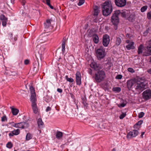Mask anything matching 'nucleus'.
<instances>
[{"mask_svg": "<svg viewBox=\"0 0 151 151\" xmlns=\"http://www.w3.org/2000/svg\"><path fill=\"white\" fill-rule=\"evenodd\" d=\"M147 81L144 78H139L137 81H136L134 87L136 91H142L147 87Z\"/></svg>", "mask_w": 151, "mask_h": 151, "instance_id": "1", "label": "nucleus"}, {"mask_svg": "<svg viewBox=\"0 0 151 151\" xmlns=\"http://www.w3.org/2000/svg\"><path fill=\"white\" fill-rule=\"evenodd\" d=\"M101 6L104 15L106 16L111 13L112 11V6L111 1H106Z\"/></svg>", "mask_w": 151, "mask_h": 151, "instance_id": "2", "label": "nucleus"}, {"mask_svg": "<svg viewBox=\"0 0 151 151\" xmlns=\"http://www.w3.org/2000/svg\"><path fill=\"white\" fill-rule=\"evenodd\" d=\"M105 77V74L103 70H99L96 72L94 76L95 81L97 83H100L104 81Z\"/></svg>", "mask_w": 151, "mask_h": 151, "instance_id": "3", "label": "nucleus"}, {"mask_svg": "<svg viewBox=\"0 0 151 151\" xmlns=\"http://www.w3.org/2000/svg\"><path fill=\"white\" fill-rule=\"evenodd\" d=\"M96 56L99 60L104 58L106 55V52L104 48L101 46L96 51Z\"/></svg>", "mask_w": 151, "mask_h": 151, "instance_id": "4", "label": "nucleus"}, {"mask_svg": "<svg viewBox=\"0 0 151 151\" xmlns=\"http://www.w3.org/2000/svg\"><path fill=\"white\" fill-rule=\"evenodd\" d=\"M120 13L119 10H116L115 11L114 13L111 17V22L114 25H117L119 22V20L118 16Z\"/></svg>", "mask_w": 151, "mask_h": 151, "instance_id": "5", "label": "nucleus"}, {"mask_svg": "<svg viewBox=\"0 0 151 151\" xmlns=\"http://www.w3.org/2000/svg\"><path fill=\"white\" fill-rule=\"evenodd\" d=\"M151 55V41H149L147 42V46L142 56H148Z\"/></svg>", "mask_w": 151, "mask_h": 151, "instance_id": "6", "label": "nucleus"}, {"mask_svg": "<svg viewBox=\"0 0 151 151\" xmlns=\"http://www.w3.org/2000/svg\"><path fill=\"white\" fill-rule=\"evenodd\" d=\"M143 98L145 100H147L151 98V90H147L144 91L142 93Z\"/></svg>", "mask_w": 151, "mask_h": 151, "instance_id": "7", "label": "nucleus"}, {"mask_svg": "<svg viewBox=\"0 0 151 151\" xmlns=\"http://www.w3.org/2000/svg\"><path fill=\"white\" fill-rule=\"evenodd\" d=\"M110 42L109 37L107 35H106L103 36V44L105 47H107L109 44Z\"/></svg>", "mask_w": 151, "mask_h": 151, "instance_id": "8", "label": "nucleus"}, {"mask_svg": "<svg viewBox=\"0 0 151 151\" xmlns=\"http://www.w3.org/2000/svg\"><path fill=\"white\" fill-rule=\"evenodd\" d=\"M139 134V132L137 130H134L130 131L128 134L127 137L128 138H131L136 137Z\"/></svg>", "mask_w": 151, "mask_h": 151, "instance_id": "9", "label": "nucleus"}, {"mask_svg": "<svg viewBox=\"0 0 151 151\" xmlns=\"http://www.w3.org/2000/svg\"><path fill=\"white\" fill-rule=\"evenodd\" d=\"M115 2L117 6L120 7L124 6L126 4V0H115Z\"/></svg>", "mask_w": 151, "mask_h": 151, "instance_id": "10", "label": "nucleus"}, {"mask_svg": "<svg viewBox=\"0 0 151 151\" xmlns=\"http://www.w3.org/2000/svg\"><path fill=\"white\" fill-rule=\"evenodd\" d=\"M126 42L128 44L126 46V47L128 50H130L131 49H134L135 48L134 46V42L129 40H127Z\"/></svg>", "mask_w": 151, "mask_h": 151, "instance_id": "11", "label": "nucleus"}, {"mask_svg": "<svg viewBox=\"0 0 151 151\" xmlns=\"http://www.w3.org/2000/svg\"><path fill=\"white\" fill-rule=\"evenodd\" d=\"M136 81L135 79H131L127 81V86L129 90H130L132 86L135 85Z\"/></svg>", "mask_w": 151, "mask_h": 151, "instance_id": "12", "label": "nucleus"}, {"mask_svg": "<svg viewBox=\"0 0 151 151\" xmlns=\"http://www.w3.org/2000/svg\"><path fill=\"white\" fill-rule=\"evenodd\" d=\"M81 75L79 72H77L76 74V80L77 85H80L81 84Z\"/></svg>", "mask_w": 151, "mask_h": 151, "instance_id": "13", "label": "nucleus"}, {"mask_svg": "<svg viewBox=\"0 0 151 151\" xmlns=\"http://www.w3.org/2000/svg\"><path fill=\"white\" fill-rule=\"evenodd\" d=\"M129 13L130 12L129 11L124 10L120 11L119 14H120L122 17L125 18L129 16Z\"/></svg>", "mask_w": 151, "mask_h": 151, "instance_id": "14", "label": "nucleus"}, {"mask_svg": "<svg viewBox=\"0 0 151 151\" xmlns=\"http://www.w3.org/2000/svg\"><path fill=\"white\" fill-rule=\"evenodd\" d=\"M37 50H38V52L40 55L42 54L43 53L45 48L43 46L40 47V46L38 45L37 46Z\"/></svg>", "mask_w": 151, "mask_h": 151, "instance_id": "15", "label": "nucleus"}, {"mask_svg": "<svg viewBox=\"0 0 151 151\" xmlns=\"http://www.w3.org/2000/svg\"><path fill=\"white\" fill-rule=\"evenodd\" d=\"M31 106L33 113L35 114H37L38 112V109L36 103L32 104Z\"/></svg>", "mask_w": 151, "mask_h": 151, "instance_id": "16", "label": "nucleus"}, {"mask_svg": "<svg viewBox=\"0 0 151 151\" xmlns=\"http://www.w3.org/2000/svg\"><path fill=\"white\" fill-rule=\"evenodd\" d=\"M144 49V46L142 44H141L138 47V51L137 52L138 54L139 55H142L143 53V50Z\"/></svg>", "mask_w": 151, "mask_h": 151, "instance_id": "17", "label": "nucleus"}, {"mask_svg": "<svg viewBox=\"0 0 151 151\" xmlns=\"http://www.w3.org/2000/svg\"><path fill=\"white\" fill-rule=\"evenodd\" d=\"M52 21V20L51 19H47L46 20V22L44 23V27L45 28L47 29L51 26V22Z\"/></svg>", "mask_w": 151, "mask_h": 151, "instance_id": "18", "label": "nucleus"}, {"mask_svg": "<svg viewBox=\"0 0 151 151\" xmlns=\"http://www.w3.org/2000/svg\"><path fill=\"white\" fill-rule=\"evenodd\" d=\"M99 12V7L96 6H95L94 7V16H97L98 15Z\"/></svg>", "mask_w": 151, "mask_h": 151, "instance_id": "19", "label": "nucleus"}, {"mask_svg": "<svg viewBox=\"0 0 151 151\" xmlns=\"http://www.w3.org/2000/svg\"><path fill=\"white\" fill-rule=\"evenodd\" d=\"M30 101L32 104L36 103L37 99L36 94H31L30 96Z\"/></svg>", "mask_w": 151, "mask_h": 151, "instance_id": "20", "label": "nucleus"}, {"mask_svg": "<svg viewBox=\"0 0 151 151\" xmlns=\"http://www.w3.org/2000/svg\"><path fill=\"white\" fill-rule=\"evenodd\" d=\"M63 137V133L62 132L58 131L57 132L56 134V137L58 139L62 138Z\"/></svg>", "mask_w": 151, "mask_h": 151, "instance_id": "21", "label": "nucleus"}, {"mask_svg": "<svg viewBox=\"0 0 151 151\" xmlns=\"http://www.w3.org/2000/svg\"><path fill=\"white\" fill-rule=\"evenodd\" d=\"M93 40L95 43H98L99 41V38L98 36L96 35L93 36Z\"/></svg>", "mask_w": 151, "mask_h": 151, "instance_id": "22", "label": "nucleus"}, {"mask_svg": "<svg viewBox=\"0 0 151 151\" xmlns=\"http://www.w3.org/2000/svg\"><path fill=\"white\" fill-rule=\"evenodd\" d=\"M37 123L38 126L39 127L41 128L42 127V126L43 124V123L41 119L39 118L38 119L37 121Z\"/></svg>", "mask_w": 151, "mask_h": 151, "instance_id": "23", "label": "nucleus"}, {"mask_svg": "<svg viewBox=\"0 0 151 151\" xmlns=\"http://www.w3.org/2000/svg\"><path fill=\"white\" fill-rule=\"evenodd\" d=\"M121 39L120 38L117 37L115 41V44L117 46H119L121 42Z\"/></svg>", "mask_w": 151, "mask_h": 151, "instance_id": "24", "label": "nucleus"}, {"mask_svg": "<svg viewBox=\"0 0 151 151\" xmlns=\"http://www.w3.org/2000/svg\"><path fill=\"white\" fill-rule=\"evenodd\" d=\"M12 112L14 115H17L19 112V110L16 109L12 108Z\"/></svg>", "mask_w": 151, "mask_h": 151, "instance_id": "25", "label": "nucleus"}, {"mask_svg": "<svg viewBox=\"0 0 151 151\" xmlns=\"http://www.w3.org/2000/svg\"><path fill=\"white\" fill-rule=\"evenodd\" d=\"M32 138V134L29 133H28L26 135V139L27 140H29L31 139Z\"/></svg>", "mask_w": 151, "mask_h": 151, "instance_id": "26", "label": "nucleus"}, {"mask_svg": "<svg viewBox=\"0 0 151 151\" xmlns=\"http://www.w3.org/2000/svg\"><path fill=\"white\" fill-rule=\"evenodd\" d=\"M9 37L10 39L12 40H14L15 41H16L17 40V37H13L12 33H10L9 34Z\"/></svg>", "mask_w": 151, "mask_h": 151, "instance_id": "27", "label": "nucleus"}, {"mask_svg": "<svg viewBox=\"0 0 151 151\" xmlns=\"http://www.w3.org/2000/svg\"><path fill=\"white\" fill-rule=\"evenodd\" d=\"M143 121L140 120L134 126V128H135L137 126H138L137 128H139L140 127L139 126L142 123Z\"/></svg>", "mask_w": 151, "mask_h": 151, "instance_id": "28", "label": "nucleus"}, {"mask_svg": "<svg viewBox=\"0 0 151 151\" xmlns=\"http://www.w3.org/2000/svg\"><path fill=\"white\" fill-rule=\"evenodd\" d=\"M67 40H66V38H63V40L62 41V48H65V45L66 42Z\"/></svg>", "mask_w": 151, "mask_h": 151, "instance_id": "29", "label": "nucleus"}, {"mask_svg": "<svg viewBox=\"0 0 151 151\" xmlns=\"http://www.w3.org/2000/svg\"><path fill=\"white\" fill-rule=\"evenodd\" d=\"M65 78L70 83H72L74 81V80L73 79L71 78H68L67 76H65Z\"/></svg>", "mask_w": 151, "mask_h": 151, "instance_id": "30", "label": "nucleus"}, {"mask_svg": "<svg viewBox=\"0 0 151 151\" xmlns=\"http://www.w3.org/2000/svg\"><path fill=\"white\" fill-rule=\"evenodd\" d=\"M90 66L91 68H93L95 69H96L98 68V66L97 65L96 63H91V64Z\"/></svg>", "mask_w": 151, "mask_h": 151, "instance_id": "31", "label": "nucleus"}, {"mask_svg": "<svg viewBox=\"0 0 151 151\" xmlns=\"http://www.w3.org/2000/svg\"><path fill=\"white\" fill-rule=\"evenodd\" d=\"M112 90L114 91H116L117 92H119L121 90V88L119 87H114L112 88Z\"/></svg>", "mask_w": 151, "mask_h": 151, "instance_id": "32", "label": "nucleus"}, {"mask_svg": "<svg viewBox=\"0 0 151 151\" xmlns=\"http://www.w3.org/2000/svg\"><path fill=\"white\" fill-rule=\"evenodd\" d=\"M13 134L14 135H17L20 133V130L19 129L14 130L12 131Z\"/></svg>", "mask_w": 151, "mask_h": 151, "instance_id": "33", "label": "nucleus"}, {"mask_svg": "<svg viewBox=\"0 0 151 151\" xmlns=\"http://www.w3.org/2000/svg\"><path fill=\"white\" fill-rule=\"evenodd\" d=\"M29 90L31 94H36L35 90L33 87H30Z\"/></svg>", "mask_w": 151, "mask_h": 151, "instance_id": "34", "label": "nucleus"}, {"mask_svg": "<svg viewBox=\"0 0 151 151\" xmlns=\"http://www.w3.org/2000/svg\"><path fill=\"white\" fill-rule=\"evenodd\" d=\"M147 6H144L141 8V9H140L141 11L142 12H144L147 10Z\"/></svg>", "mask_w": 151, "mask_h": 151, "instance_id": "35", "label": "nucleus"}, {"mask_svg": "<svg viewBox=\"0 0 151 151\" xmlns=\"http://www.w3.org/2000/svg\"><path fill=\"white\" fill-rule=\"evenodd\" d=\"M46 3L52 9H53V7L51 6L50 4V0H46Z\"/></svg>", "mask_w": 151, "mask_h": 151, "instance_id": "36", "label": "nucleus"}, {"mask_svg": "<svg viewBox=\"0 0 151 151\" xmlns=\"http://www.w3.org/2000/svg\"><path fill=\"white\" fill-rule=\"evenodd\" d=\"M23 128L24 129L27 128L29 127V124L27 122H23Z\"/></svg>", "mask_w": 151, "mask_h": 151, "instance_id": "37", "label": "nucleus"}, {"mask_svg": "<svg viewBox=\"0 0 151 151\" xmlns=\"http://www.w3.org/2000/svg\"><path fill=\"white\" fill-rule=\"evenodd\" d=\"M17 128L23 129L22 122H20L17 123Z\"/></svg>", "mask_w": 151, "mask_h": 151, "instance_id": "38", "label": "nucleus"}, {"mask_svg": "<svg viewBox=\"0 0 151 151\" xmlns=\"http://www.w3.org/2000/svg\"><path fill=\"white\" fill-rule=\"evenodd\" d=\"M6 147L9 148H11L12 147V145L11 142H9L6 144Z\"/></svg>", "mask_w": 151, "mask_h": 151, "instance_id": "39", "label": "nucleus"}, {"mask_svg": "<svg viewBox=\"0 0 151 151\" xmlns=\"http://www.w3.org/2000/svg\"><path fill=\"white\" fill-rule=\"evenodd\" d=\"M47 37L44 36L42 37V38L41 40L42 42H44L47 41Z\"/></svg>", "mask_w": 151, "mask_h": 151, "instance_id": "40", "label": "nucleus"}, {"mask_svg": "<svg viewBox=\"0 0 151 151\" xmlns=\"http://www.w3.org/2000/svg\"><path fill=\"white\" fill-rule=\"evenodd\" d=\"M17 73L15 72H11L10 74V76H16L17 75Z\"/></svg>", "mask_w": 151, "mask_h": 151, "instance_id": "41", "label": "nucleus"}, {"mask_svg": "<svg viewBox=\"0 0 151 151\" xmlns=\"http://www.w3.org/2000/svg\"><path fill=\"white\" fill-rule=\"evenodd\" d=\"M85 2V0H79V2L78 5L80 6L83 4Z\"/></svg>", "mask_w": 151, "mask_h": 151, "instance_id": "42", "label": "nucleus"}, {"mask_svg": "<svg viewBox=\"0 0 151 151\" xmlns=\"http://www.w3.org/2000/svg\"><path fill=\"white\" fill-rule=\"evenodd\" d=\"M126 114L123 113L122 114H121L120 116H119V118L121 119H123L126 116Z\"/></svg>", "mask_w": 151, "mask_h": 151, "instance_id": "43", "label": "nucleus"}, {"mask_svg": "<svg viewBox=\"0 0 151 151\" xmlns=\"http://www.w3.org/2000/svg\"><path fill=\"white\" fill-rule=\"evenodd\" d=\"M144 115V113L143 112H141L139 114L138 117L139 118H142V117H143Z\"/></svg>", "mask_w": 151, "mask_h": 151, "instance_id": "44", "label": "nucleus"}, {"mask_svg": "<svg viewBox=\"0 0 151 151\" xmlns=\"http://www.w3.org/2000/svg\"><path fill=\"white\" fill-rule=\"evenodd\" d=\"M128 70L129 72H130L132 73H133L134 72V70L132 68H128Z\"/></svg>", "mask_w": 151, "mask_h": 151, "instance_id": "45", "label": "nucleus"}, {"mask_svg": "<svg viewBox=\"0 0 151 151\" xmlns=\"http://www.w3.org/2000/svg\"><path fill=\"white\" fill-rule=\"evenodd\" d=\"M147 18L148 19H151V11L147 13Z\"/></svg>", "mask_w": 151, "mask_h": 151, "instance_id": "46", "label": "nucleus"}, {"mask_svg": "<svg viewBox=\"0 0 151 151\" xmlns=\"http://www.w3.org/2000/svg\"><path fill=\"white\" fill-rule=\"evenodd\" d=\"M122 76L121 75H118L116 77V78L118 79H120L122 78Z\"/></svg>", "mask_w": 151, "mask_h": 151, "instance_id": "47", "label": "nucleus"}, {"mask_svg": "<svg viewBox=\"0 0 151 151\" xmlns=\"http://www.w3.org/2000/svg\"><path fill=\"white\" fill-rule=\"evenodd\" d=\"M126 104L124 103H122L120 104H118V106L119 107H123L125 106Z\"/></svg>", "mask_w": 151, "mask_h": 151, "instance_id": "48", "label": "nucleus"}, {"mask_svg": "<svg viewBox=\"0 0 151 151\" xmlns=\"http://www.w3.org/2000/svg\"><path fill=\"white\" fill-rule=\"evenodd\" d=\"M6 119H7L6 118V116H3L1 118V120L2 122H3L5 121V120H6Z\"/></svg>", "mask_w": 151, "mask_h": 151, "instance_id": "49", "label": "nucleus"}, {"mask_svg": "<svg viewBox=\"0 0 151 151\" xmlns=\"http://www.w3.org/2000/svg\"><path fill=\"white\" fill-rule=\"evenodd\" d=\"M51 107H50L49 106H48L46 109V112H47L49 111H50L51 110Z\"/></svg>", "mask_w": 151, "mask_h": 151, "instance_id": "50", "label": "nucleus"}, {"mask_svg": "<svg viewBox=\"0 0 151 151\" xmlns=\"http://www.w3.org/2000/svg\"><path fill=\"white\" fill-rule=\"evenodd\" d=\"M71 142V139L70 138H69L67 140V142L66 143V145H68V142Z\"/></svg>", "mask_w": 151, "mask_h": 151, "instance_id": "51", "label": "nucleus"}, {"mask_svg": "<svg viewBox=\"0 0 151 151\" xmlns=\"http://www.w3.org/2000/svg\"><path fill=\"white\" fill-rule=\"evenodd\" d=\"M88 72L89 74L91 75L92 74V70L91 69H89L88 70Z\"/></svg>", "mask_w": 151, "mask_h": 151, "instance_id": "52", "label": "nucleus"}, {"mask_svg": "<svg viewBox=\"0 0 151 151\" xmlns=\"http://www.w3.org/2000/svg\"><path fill=\"white\" fill-rule=\"evenodd\" d=\"M24 63L25 64L27 65L29 63V61L28 60H26L24 61Z\"/></svg>", "mask_w": 151, "mask_h": 151, "instance_id": "53", "label": "nucleus"}, {"mask_svg": "<svg viewBox=\"0 0 151 151\" xmlns=\"http://www.w3.org/2000/svg\"><path fill=\"white\" fill-rule=\"evenodd\" d=\"M57 91L60 93H61L62 92V90L60 88H58L57 89Z\"/></svg>", "mask_w": 151, "mask_h": 151, "instance_id": "54", "label": "nucleus"}, {"mask_svg": "<svg viewBox=\"0 0 151 151\" xmlns=\"http://www.w3.org/2000/svg\"><path fill=\"white\" fill-rule=\"evenodd\" d=\"M14 134H13V132L12 131V132L10 133L9 134V136L10 137H12L14 135Z\"/></svg>", "mask_w": 151, "mask_h": 151, "instance_id": "55", "label": "nucleus"}, {"mask_svg": "<svg viewBox=\"0 0 151 151\" xmlns=\"http://www.w3.org/2000/svg\"><path fill=\"white\" fill-rule=\"evenodd\" d=\"M148 32L147 30H146L145 32H144L143 33V34L145 36L148 33Z\"/></svg>", "mask_w": 151, "mask_h": 151, "instance_id": "56", "label": "nucleus"}, {"mask_svg": "<svg viewBox=\"0 0 151 151\" xmlns=\"http://www.w3.org/2000/svg\"><path fill=\"white\" fill-rule=\"evenodd\" d=\"M98 20L97 18L96 17L95 19H94L93 20V22H98Z\"/></svg>", "mask_w": 151, "mask_h": 151, "instance_id": "57", "label": "nucleus"}, {"mask_svg": "<svg viewBox=\"0 0 151 151\" xmlns=\"http://www.w3.org/2000/svg\"><path fill=\"white\" fill-rule=\"evenodd\" d=\"M144 134H145V132H142V134H141V137L142 138H143V135Z\"/></svg>", "mask_w": 151, "mask_h": 151, "instance_id": "58", "label": "nucleus"}, {"mask_svg": "<svg viewBox=\"0 0 151 151\" xmlns=\"http://www.w3.org/2000/svg\"><path fill=\"white\" fill-rule=\"evenodd\" d=\"M17 126H18L17 123H16V124H14V125H13V126L14 127L17 128Z\"/></svg>", "mask_w": 151, "mask_h": 151, "instance_id": "59", "label": "nucleus"}, {"mask_svg": "<svg viewBox=\"0 0 151 151\" xmlns=\"http://www.w3.org/2000/svg\"><path fill=\"white\" fill-rule=\"evenodd\" d=\"M21 1L23 3V5H24L25 4V0H21Z\"/></svg>", "mask_w": 151, "mask_h": 151, "instance_id": "60", "label": "nucleus"}, {"mask_svg": "<svg viewBox=\"0 0 151 151\" xmlns=\"http://www.w3.org/2000/svg\"><path fill=\"white\" fill-rule=\"evenodd\" d=\"M147 72L148 73H150V74H151V68L147 70Z\"/></svg>", "mask_w": 151, "mask_h": 151, "instance_id": "61", "label": "nucleus"}, {"mask_svg": "<svg viewBox=\"0 0 151 151\" xmlns=\"http://www.w3.org/2000/svg\"><path fill=\"white\" fill-rule=\"evenodd\" d=\"M62 51L63 52V53L65 52V48H62Z\"/></svg>", "mask_w": 151, "mask_h": 151, "instance_id": "62", "label": "nucleus"}, {"mask_svg": "<svg viewBox=\"0 0 151 151\" xmlns=\"http://www.w3.org/2000/svg\"><path fill=\"white\" fill-rule=\"evenodd\" d=\"M115 25L114 28L115 29H117V27L116 26L117 25Z\"/></svg>", "mask_w": 151, "mask_h": 151, "instance_id": "63", "label": "nucleus"}, {"mask_svg": "<svg viewBox=\"0 0 151 151\" xmlns=\"http://www.w3.org/2000/svg\"><path fill=\"white\" fill-rule=\"evenodd\" d=\"M116 151V150L115 149V148H114L112 150V151Z\"/></svg>", "mask_w": 151, "mask_h": 151, "instance_id": "64", "label": "nucleus"}]
</instances>
